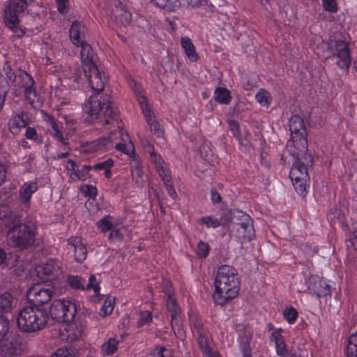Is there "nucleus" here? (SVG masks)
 I'll return each instance as SVG.
<instances>
[{"label": "nucleus", "mask_w": 357, "mask_h": 357, "mask_svg": "<svg viewBox=\"0 0 357 357\" xmlns=\"http://www.w3.org/2000/svg\"><path fill=\"white\" fill-rule=\"evenodd\" d=\"M81 47L80 57L83 64L84 73L87 74V70L95 66L96 55L93 52V49L89 43H84L79 46Z\"/></svg>", "instance_id": "f3484780"}, {"label": "nucleus", "mask_w": 357, "mask_h": 357, "mask_svg": "<svg viewBox=\"0 0 357 357\" xmlns=\"http://www.w3.org/2000/svg\"><path fill=\"white\" fill-rule=\"evenodd\" d=\"M3 222L13 246L23 250L34 244L37 234L34 213L25 210L11 211L5 215Z\"/></svg>", "instance_id": "f257e3e1"}, {"label": "nucleus", "mask_w": 357, "mask_h": 357, "mask_svg": "<svg viewBox=\"0 0 357 357\" xmlns=\"http://www.w3.org/2000/svg\"><path fill=\"white\" fill-rule=\"evenodd\" d=\"M114 165V161L111 158L107 159V160L96 164L95 165L91 166V170H100V169H110Z\"/></svg>", "instance_id": "13d9d810"}, {"label": "nucleus", "mask_w": 357, "mask_h": 357, "mask_svg": "<svg viewBox=\"0 0 357 357\" xmlns=\"http://www.w3.org/2000/svg\"><path fill=\"white\" fill-rule=\"evenodd\" d=\"M162 179V181L164 183V185H165L166 190L169 194V195L172 198L175 199L177 196V194L175 191V189L173 185V182L172 181V177L170 172L167 174H165L164 175L160 176Z\"/></svg>", "instance_id": "4c0bfd02"}, {"label": "nucleus", "mask_w": 357, "mask_h": 357, "mask_svg": "<svg viewBox=\"0 0 357 357\" xmlns=\"http://www.w3.org/2000/svg\"><path fill=\"white\" fill-rule=\"evenodd\" d=\"M116 22L123 26H128L132 22V14L124 6H116L112 11Z\"/></svg>", "instance_id": "393cba45"}, {"label": "nucleus", "mask_w": 357, "mask_h": 357, "mask_svg": "<svg viewBox=\"0 0 357 357\" xmlns=\"http://www.w3.org/2000/svg\"><path fill=\"white\" fill-rule=\"evenodd\" d=\"M68 284L75 289L84 290L86 289V280L78 275H69L67 279Z\"/></svg>", "instance_id": "e433bc0d"}, {"label": "nucleus", "mask_w": 357, "mask_h": 357, "mask_svg": "<svg viewBox=\"0 0 357 357\" xmlns=\"http://www.w3.org/2000/svg\"><path fill=\"white\" fill-rule=\"evenodd\" d=\"M306 285L311 294L317 297L331 296L330 286L317 275H310L306 280Z\"/></svg>", "instance_id": "f8f14e48"}, {"label": "nucleus", "mask_w": 357, "mask_h": 357, "mask_svg": "<svg viewBox=\"0 0 357 357\" xmlns=\"http://www.w3.org/2000/svg\"><path fill=\"white\" fill-rule=\"evenodd\" d=\"M52 357H73V355L69 349L61 348L57 349Z\"/></svg>", "instance_id": "e2e57ef3"}, {"label": "nucleus", "mask_w": 357, "mask_h": 357, "mask_svg": "<svg viewBox=\"0 0 357 357\" xmlns=\"http://www.w3.org/2000/svg\"><path fill=\"white\" fill-rule=\"evenodd\" d=\"M64 303L65 309H63L64 317L63 322H70L74 319L77 313V306L70 301H65Z\"/></svg>", "instance_id": "473e14b6"}, {"label": "nucleus", "mask_w": 357, "mask_h": 357, "mask_svg": "<svg viewBox=\"0 0 357 357\" xmlns=\"http://www.w3.org/2000/svg\"><path fill=\"white\" fill-rule=\"evenodd\" d=\"M166 302L167 308L170 313L172 321L176 319L177 316L180 313V308L177 305L176 299L172 296L170 290H168V297Z\"/></svg>", "instance_id": "2f4dec72"}, {"label": "nucleus", "mask_w": 357, "mask_h": 357, "mask_svg": "<svg viewBox=\"0 0 357 357\" xmlns=\"http://www.w3.org/2000/svg\"><path fill=\"white\" fill-rule=\"evenodd\" d=\"M257 101L262 107H268L272 100V97L268 91H259L255 96Z\"/></svg>", "instance_id": "58836bf2"}, {"label": "nucleus", "mask_w": 357, "mask_h": 357, "mask_svg": "<svg viewBox=\"0 0 357 357\" xmlns=\"http://www.w3.org/2000/svg\"><path fill=\"white\" fill-rule=\"evenodd\" d=\"M68 249H73L75 259L78 263H82L86 258L87 250L85 244L79 237H71L68 241Z\"/></svg>", "instance_id": "aec40b11"}, {"label": "nucleus", "mask_w": 357, "mask_h": 357, "mask_svg": "<svg viewBox=\"0 0 357 357\" xmlns=\"http://www.w3.org/2000/svg\"><path fill=\"white\" fill-rule=\"evenodd\" d=\"M165 351H167V349L165 347H158L154 349L151 356L153 357H165Z\"/></svg>", "instance_id": "69168bd1"}, {"label": "nucleus", "mask_w": 357, "mask_h": 357, "mask_svg": "<svg viewBox=\"0 0 357 357\" xmlns=\"http://www.w3.org/2000/svg\"><path fill=\"white\" fill-rule=\"evenodd\" d=\"M324 9L329 13H336L338 10L336 0H321Z\"/></svg>", "instance_id": "3c124183"}, {"label": "nucleus", "mask_w": 357, "mask_h": 357, "mask_svg": "<svg viewBox=\"0 0 357 357\" xmlns=\"http://www.w3.org/2000/svg\"><path fill=\"white\" fill-rule=\"evenodd\" d=\"M191 331L194 337L197 340L199 347L202 352H208L209 333L204 326L202 320L198 317L195 312L188 314Z\"/></svg>", "instance_id": "0eeeda50"}, {"label": "nucleus", "mask_w": 357, "mask_h": 357, "mask_svg": "<svg viewBox=\"0 0 357 357\" xmlns=\"http://www.w3.org/2000/svg\"><path fill=\"white\" fill-rule=\"evenodd\" d=\"M87 77L91 89H104L105 84L102 78L98 67L95 66L87 70V74H84Z\"/></svg>", "instance_id": "5701e85b"}, {"label": "nucleus", "mask_w": 357, "mask_h": 357, "mask_svg": "<svg viewBox=\"0 0 357 357\" xmlns=\"http://www.w3.org/2000/svg\"><path fill=\"white\" fill-rule=\"evenodd\" d=\"M37 190V183L33 181L26 182L20 187L19 190V200L24 206L21 210L27 211L29 208L31 196Z\"/></svg>", "instance_id": "dca6fc26"}, {"label": "nucleus", "mask_w": 357, "mask_h": 357, "mask_svg": "<svg viewBox=\"0 0 357 357\" xmlns=\"http://www.w3.org/2000/svg\"><path fill=\"white\" fill-rule=\"evenodd\" d=\"M221 220H225V222H231L234 229L236 228V226H243L244 225L253 223V220L250 215L238 210L225 211L222 214Z\"/></svg>", "instance_id": "ddd939ff"}, {"label": "nucleus", "mask_w": 357, "mask_h": 357, "mask_svg": "<svg viewBox=\"0 0 357 357\" xmlns=\"http://www.w3.org/2000/svg\"><path fill=\"white\" fill-rule=\"evenodd\" d=\"M146 151L149 153L151 162L155 165V169L160 176L170 172L165 166V163L161 155L158 154L149 143Z\"/></svg>", "instance_id": "a878e982"}, {"label": "nucleus", "mask_w": 357, "mask_h": 357, "mask_svg": "<svg viewBox=\"0 0 357 357\" xmlns=\"http://www.w3.org/2000/svg\"><path fill=\"white\" fill-rule=\"evenodd\" d=\"M211 250V247L207 243L200 241L198 243L196 253L201 258H206Z\"/></svg>", "instance_id": "de8ad7c7"}, {"label": "nucleus", "mask_w": 357, "mask_h": 357, "mask_svg": "<svg viewBox=\"0 0 357 357\" xmlns=\"http://www.w3.org/2000/svg\"><path fill=\"white\" fill-rule=\"evenodd\" d=\"M102 91H95L89 97L85 106V121L89 123H100L105 129H111L117 123V111L112 107L109 97Z\"/></svg>", "instance_id": "f03ea898"}, {"label": "nucleus", "mask_w": 357, "mask_h": 357, "mask_svg": "<svg viewBox=\"0 0 357 357\" xmlns=\"http://www.w3.org/2000/svg\"><path fill=\"white\" fill-rule=\"evenodd\" d=\"M335 52V55L337 59V66L340 68L347 69L351 65V56L349 44L341 40L336 41Z\"/></svg>", "instance_id": "4468645a"}, {"label": "nucleus", "mask_w": 357, "mask_h": 357, "mask_svg": "<svg viewBox=\"0 0 357 357\" xmlns=\"http://www.w3.org/2000/svg\"><path fill=\"white\" fill-rule=\"evenodd\" d=\"M111 219L112 217L110 215H107L97 222L96 225L102 232L105 233L112 230L114 225L110 220Z\"/></svg>", "instance_id": "a19ab883"}, {"label": "nucleus", "mask_w": 357, "mask_h": 357, "mask_svg": "<svg viewBox=\"0 0 357 357\" xmlns=\"http://www.w3.org/2000/svg\"><path fill=\"white\" fill-rule=\"evenodd\" d=\"M283 316L289 324H293L298 317V312L294 307H287L283 311Z\"/></svg>", "instance_id": "8fccbe9b"}, {"label": "nucleus", "mask_w": 357, "mask_h": 357, "mask_svg": "<svg viewBox=\"0 0 357 357\" xmlns=\"http://www.w3.org/2000/svg\"><path fill=\"white\" fill-rule=\"evenodd\" d=\"M227 123L229 125V130L232 132L234 137H235L238 140H241V134L238 121L233 119H228Z\"/></svg>", "instance_id": "09e8293b"}, {"label": "nucleus", "mask_w": 357, "mask_h": 357, "mask_svg": "<svg viewBox=\"0 0 357 357\" xmlns=\"http://www.w3.org/2000/svg\"><path fill=\"white\" fill-rule=\"evenodd\" d=\"M291 139L287 142V151L292 155H303L307 151V130L303 120L295 115L289 119Z\"/></svg>", "instance_id": "39448f33"}, {"label": "nucleus", "mask_w": 357, "mask_h": 357, "mask_svg": "<svg viewBox=\"0 0 357 357\" xmlns=\"http://www.w3.org/2000/svg\"><path fill=\"white\" fill-rule=\"evenodd\" d=\"M271 341H273L275 345L284 341V337L282 335V330L278 329L274 331L271 336Z\"/></svg>", "instance_id": "052dcab7"}, {"label": "nucleus", "mask_w": 357, "mask_h": 357, "mask_svg": "<svg viewBox=\"0 0 357 357\" xmlns=\"http://www.w3.org/2000/svg\"><path fill=\"white\" fill-rule=\"evenodd\" d=\"M345 352L347 357H357V333L349 337Z\"/></svg>", "instance_id": "c9c22d12"}, {"label": "nucleus", "mask_w": 357, "mask_h": 357, "mask_svg": "<svg viewBox=\"0 0 357 357\" xmlns=\"http://www.w3.org/2000/svg\"><path fill=\"white\" fill-rule=\"evenodd\" d=\"M65 300H56L50 305L49 316L59 322L63 321V309H65Z\"/></svg>", "instance_id": "c85d7f7f"}, {"label": "nucleus", "mask_w": 357, "mask_h": 357, "mask_svg": "<svg viewBox=\"0 0 357 357\" xmlns=\"http://www.w3.org/2000/svg\"><path fill=\"white\" fill-rule=\"evenodd\" d=\"M34 0H9L6 2L4 9V20L7 26L11 29L18 38L22 37L25 32L19 27V15L23 13L28 5Z\"/></svg>", "instance_id": "423d86ee"}, {"label": "nucleus", "mask_w": 357, "mask_h": 357, "mask_svg": "<svg viewBox=\"0 0 357 357\" xmlns=\"http://www.w3.org/2000/svg\"><path fill=\"white\" fill-rule=\"evenodd\" d=\"M57 9L60 13L64 14L68 11V0H56Z\"/></svg>", "instance_id": "680f3d73"}, {"label": "nucleus", "mask_w": 357, "mask_h": 357, "mask_svg": "<svg viewBox=\"0 0 357 357\" xmlns=\"http://www.w3.org/2000/svg\"><path fill=\"white\" fill-rule=\"evenodd\" d=\"M181 46L188 60L191 62H196L198 60V54L196 52L192 40L189 37L185 36L181 38Z\"/></svg>", "instance_id": "bb28decb"}, {"label": "nucleus", "mask_w": 357, "mask_h": 357, "mask_svg": "<svg viewBox=\"0 0 357 357\" xmlns=\"http://www.w3.org/2000/svg\"><path fill=\"white\" fill-rule=\"evenodd\" d=\"M31 122L32 115L29 112H22L10 119L8 126L12 133L16 134L20 128L26 127Z\"/></svg>", "instance_id": "6ab92c4d"}, {"label": "nucleus", "mask_w": 357, "mask_h": 357, "mask_svg": "<svg viewBox=\"0 0 357 357\" xmlns=\"http://www.w3.org/2000/svg\"><path fill=\"white\" fill-rule=\"evenodd\" d=\"M54 290L50 286L36 284L27 291V298L30 303L35 306L47 303L52 298Z\"/></svg>", "instance_id": "1a4fd4ad"}, {"label": "nucleus", "mask_w": 357, "mask_h": 357, "mask_svg": "<svg viewBox=\"0 0 357 357\" xmlns=\"http://www.w3.org/2000/svg\"><path fill=\"white\" fill-rule=\"evenodd\" d=\"M25 136L27 139H36L37 138V132L35 128H27L25 133Z\"/></svg>", "instance_id": "338daca9"}, {"label": "nucleus", "mask_w": 357, "mask_h": 357, "mask_svg": "<svg viewBox=\"0 0 357 357\" xmlns=\"http://www.w3.org/2000/svg\"><path fill=\"white\" fill-rule=\"evenodd\" d=\"M16 302V300L8 292L0 294V313L11 311Z\"/></svg>", "instance_id": "c756f323"}, {"label": "nucleus", "mask_w": 357, "mask_h": 357, "mask_svg": "<svg viewBox=\"0 0 357 357\" xmlns=\"http://www.w3.org/2000/svg\"><path fill=\"white\" fill-rule=\"evenodd\" d=\"M234 236L243 243L244 242L251 241L255 236V231L253 223L244 225L243 226H236L234 229Z\"/></svg>", "instance_id": "4be33fe9"}, {"label": "nucleus", "mask_w": 357, "mask_h": 357, "mask_svg": "<svg viewBox=\"0 0 357 357\" xmlns=\"http://www.w3.org/2000/svg\"><path fill=\"white\" fill-rule=\"evenodd\" d=\"M34 80L26 71L21 70L15 76L13 86L15 89H33Z\"/></svg>", "instance_id": "b1692460"}, {"label": "nucleus", "mask_w": 357, "mask_h": 357, "mask_svg": "<svg viewBox=\"0 0 357 357\" xmlns=\"http://www.w3.org/2000/svg\"><path fill=\"white\" fill-rule=\"evenodd\" d=\"M66 169L70 172L69 176L74 181H86L87 178H91V175L89 174L91 165H84L82 166V168L79 169L75 161L69 160Z\"/></svg>", "instance_id": "a211bd4d"}, {"label": "nucleus", "mask_w": 357, "mask_h": 357, "mask_svg": "<svg viewBox=\"0 0 357 357\" xmlns=\"http://www.w3.org/2000/svg\"><path fill=\"white\" fill-rule=\"evenodd\" d=\"M307 180H294L292 181L296 191L301 195H305L306 190V183Z\"/></svg>", "instance_id": "603ef678"}, {"label": "nucleus", "mask_w": 357, "mask_h": 357, "mask_svg": "<svg viewBox=\"0 0 357 357\" xmlns=\"http://www.w3.org/2000/svg\"><path fill=\"white\" fill-rule=\"evenodd\" d=\"M36 272L38 277L43 280H54L62 273L60 263L55 260H50L47 263L37 266Z\"/></svg>", "instance_id": "9b49d317"}, {"label": "nucleus", "mask_w": 357, "mask_h": 357, "mask_svg": "<svg viewBox=\"0 0 357 357\" xmlns=\"http://www.w3.org/2000/svg\"><path fill=\"white\" fill-rule=\"evenodd\" d=\"M199 222L205 225L207 227L217 228L221 225L220 221L218 218H213L212 216L202 217L199 220Z\"/></svg>", "instance_id": "a18cd8bd"}, {"label": "nucleus", "mask_w": 357, "mask_h": 357, "mask_svg": "<svg viewBox=\"0 0 357 357\" xmlns=\"http://www.w3.org/2000/svg\"><path fill=\"white\" fill-rule=\"evenodd\" d=\"M116 149L119 151H123L126 154H130L134 151V146L131 142H129L128 144L126 143H119L115 146Z\"/></svg>", "instance_id": "5fc2aeb1"}, {"label": "nucleus", "mask_w": 357, "mask_h": 357, "mask_svg": "<svg viewBox=\"0 0 357 357\" xmlns=\"http://www.w3.org/2000/svg\"><path fill=\"white\" fill-rule=\"evenodd\" d=\"M86 289H93L94 292L98 294L100 290L98 282H96V278L94 275H91L89 278V282L86 284Z\"/></svg>", "instance_id": "4d7b16f0"}, {"label": "nucleus", "mask_w": 357, "mask_h": 357, "mask_svg": "<svg viewBox=\"0 0 357 357\" xmlns=\"http://www.w3.org/2000/svg\"><path fill=\"white\" fill-rule=\"evenodd\" d=\"M214 302L224 305L236 298L240 290V280L237 270L229 265L218 267L215 278Z\"/></svg>", "instance_id": "7ed1b4c3"}, {"label": "nucleus", "mask_w": 357, "mask_h": 357, "mask_svg": "<svg viewBox=\"0 0 357 357\" xmlns=\"http://www.w3.org/2000/svg\"><path fill=\"white\" fill-rule=\"evenodd\" d=\"M211 199L213 204H218L222 201L220 193L215 188H212L211 190Z\"/></svg>", "instance_id": "0e129e2a"}, {"label": "nucleus", "mask_w": 357, "mask_h": 357, "mask_svg": "<svg viewBox=\"0 0 357 357\" xmlns=\"http://www.w3.org/2000/svg\"><path fill=\"white\" fill-rule=\"evenodd\" d=\"M26 102L33 107L40 106L42 100L39 91H24Z\"/></svg>", "instance_id": "f704fd0d"}, {"label": "nucleus", "mask_w": 357, "mask_h": 357, "mask_svg": "<svg viewBox=\"0 0 357 357\" xmlns=\"http://www.w3.org/2000/svg\"><path fill=\"white\" fill-rule=\"evenodd\" d=\"M215 100L221 104H228L231 99L229 91H215Z\"/></svg>", "instance_id": "37998d69"}, {"label": "nucleus", "mask_w": 357, "mask_h": 357, "mask_svg": "<svg viewBox=\"0 0 357 357\" xmlns=\"http://www.w3.org/2000/svg\"><path fill=\"white\" fill-rule=\"evenodd\" d=\"M49 319V312L45 308L29 305L24 307L20 311L17 323L20 331L26 333H33L44 328Z\"/></svg>", "instance_id": "20e7f679"}, {"label": "nucleus", "mask_w": 357, "mask_h": 357, "mask_svg": "<svg viewBox=\"0 0 357 357\" xmlns=\"http://www.w3.org/2000/svg\"><path fill=\"white\" fill-rule=\"evenodd\" d=\"M85 30L84 24L77 21L73 22L69 31L70 38L72 43L76 46L79 47L82 43H86L84 39Z\"/></svg>", "instance_id": "412c9836"}, {"label": "nucleus", "mask_w": 357, "mask_h": 357, "mask_svg": "<svg viewBox=\"0 0 357 357\" xmlns=\"http://www.w3.org/2000/svg\"><path fill=\"white\" fill-rule=\"evenodd\" d=\"M348 234L350 238H357V223H352L348 227Z\"/></svg>", "instance_id": "774afa93"}, {"label": "nucleus", "mask_w": 357, "mask_h": 357, "mask_svg": "<svg viewBox=\"0 0 357 357\" xmlns=\"http://www.w3.org/2000/svg\"><path fill=\"white\" fill-rule=\"evenodd\" d=\"M22 354V344L15 338L6 339L0 342V355L14 357Z\"/></svg>", "instance_id": "2eb2a0df"}, {"label": "nucleus", "mask_w": 357, "mask_h": 357, "mask_svg": "<svg viewBox=\"0 0 357 357\" xmlns=\"http://www.w3.org/2000/svg\"><path fill=\"white\" fill-rule=\"evenodd\" d=\"M50 125L51 127V129L50 130V135L63 145L68 144L67 139L63 137L62 132L59 130L58 124L54 119L50 118Z\"/></svg>", "instance_id": "72a5a7b5"}, {"label": "nucleus", "mask_w": 357, "mask_h": 357, "mask_svg": "<svg viewBox=\"0 0 357 357\" xmlns=\"http://www.w3.org/2000/svg\"><path fill=\"white\" fill-rule=\"evenodd\" d=\"M119 341L115 338H109V340L102 345V351L105 355L113 354L116 350Z\"/></svg>", "instance_id": "ea45409f"}, {"label": "nucleus", "mask_w": 357, "mask_h": 357, "mask_svg": "<svg viewBox=\"0 0 357 357\" xmlns=\"http://www.w3.org/2000/svg\"><path fill=\"white\" fill-rule=\"evenodd\" d=\"M295 161L289 172L291 181L294 180H308L309 175L307 167L313 165V158L310 153L305 152L303 155H292Z\"/></svg>", "instance_id": "6e6552de"}, {"label": "nucleus", "mask_w": 357, "mask_h": 357, "mask_svg": "<svg viewBox=\"0 0 357 357\" xmlns=\"http://www.w3.org/2000/svg\"><path fill=\"white\" fill-rule=\"evenodd\" d=\"M328 220L332 223H335L336 220L340 222H342L344 220V216L341 213V211L337 207L332 208L328 213Z\"/></svg>", "instance_id": "c03bdc74"}, {"label": "nucleus", "mask_w": 357, "mask_h": 357, "mask_svg": "<svg viewBox=\"0 0 357 357\" xmlns=\"http://www.w3.org/2000/svg\"><path fill=\"white\" fill-rule=\"evenodd\" d=\"M240 348L243 354V357H252L250 338L245 337L242 339L240 342Z\"/></svg>", "instance_id": "49530a36"}, {"label": "nucleus", "mask_w": 357, "mask_h": 357, "mask_svg": "<svg viewBox=\"0 0 357 357\" xmlns=\"http://www.w3.org/2000/svg\"><path fill=\"white\" fill-rule=\"evenodd\" d=\"M10 321L3 315L0 314V342H2L10 330Z\"/></svg>", "instance_id": "79ce46f5"}, {"label": "nucleus", "mask_w": 357, "mask_h": 357, "mask_svg": "<svg viewBox=\"0 0 357 357\" xmlns=\"http://www.w3.org/2000/svg\"><path fill=\"white\" fill-rule=\"evenodd\" d=\"M116 132H111L107 136L100 137L91 143L94 151H106L113 146V136Z\"/></svg>", "instance_id": "cd10ccee"}, {"label": "nucleus", "mask_w": 357, "mask_h": 357, "mask_svg": "<svg viewBox=\"0 0 357 357\" xmlns=\"http://www.w3.org/2000/svg\"><path fill=\"white\" fill-rule=\"evenodd\" d=\"M102 311L103 312V316H107L110 314L114 310V302L112 300L109 299L108 298L104 301V303L102 306Z\"/></svg>", "instance_id": "bf43d9fd"}, {"label": "nucleus", "mask_w": 357, "mask_h": 357, "mask_svg": "<svg viewBox=\"0 0 357 357\" xmlns=\"http://www.w3.org/2000/svg\"><path fill=\"white\" fill-rule=\"evenodd\" d=\"M131 174L135 185L139 188H144L145 185L144 172L142 166L139 163L132 168Z\"/></svg>", "instance_id": "7c9ffc66"}, {"label": "nucleus", "mask_w": 357, "mask_h": 357, "mask_svg": "<svg viewBox=\"0 0 357 357\" xmlns=\"http://www.w3.org/2000/svg\"><path fill=\"white\" fill-rule=\"evenodd\" d=\"M143 91H137L136 96L145 116L147 123L150 126L151 131L158 137H162L163 129L160 123L155 120V114L151 109L147 98L142 94Z\"/></svg>", "instance_id": "9d476101"}, {"label": "nucleus", "mask_w": 357, "mask_h": 357, "mask_svg": "<svg viewBox=\"0 0 357 357\" xmlns=\"http://www.w3.org/2000/svg\"><path fill=\"white\" fill-rule=\"evenodd\" d=\"M152 321V314L150 312L144 311L140 313L137 325L139 327L150 323Z\"/></svg>", "instance_id": "864d4df0"}, {"label": "nucleus", "mask_w": 357, "mask_h": 357, "mask_svg": "<svg viewBox=\"0 0 357 357\" xmlns=\"http://www.w3.org/2000/svg\"><path fill=\"white\" fill-rule=\"evenodd\" d=\"M109 239L112 241H121L123 238V228H113L110 231Z\"/></svg>", "instance_id": "6e6d98bb"}]
</instances>
